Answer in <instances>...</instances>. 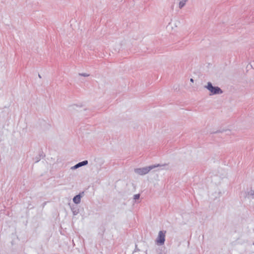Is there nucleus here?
<instances>
[{
	"label": "nucleus",
	"instance_id": "f257e3e1",
	"mask_svg": "<svg viewBox=\"0 0 254 254\" xmlns=\"http://www.w3.org/2000/svg\"><path fill=\"white\" fill-rule=\"evenodd\" d=\"M167 165V164H164L162 165H161L160 164H157L143 168H136L134 169V172L139 175L142 176L147 174L151 170L154 168H155L159 166H164Z\"/></svg>",
	"mask_w": 254,
	"mask_h": 254
},
{
	"label": "nucleus",
	"instance_id": "f03ea898",
	"mask_svg": "<svg viewBox=\"0 0 254 254\" xmlns=\"http://www.w3.org/2000/svg\"><path fill=\"white\" fill-rule=\"evenodd\" d=\"M207 90L211 92L210 95L221 94L223 91L218 86H213L210 82L207 83V85L205 86Z\"/></svg>",
	"mask_w": 254,
	"mask_h": 254
},
{
	"label": "nucleus",
	"instance_id": "7ed1b4c3",
	"mask_svg": "<svg viewBox=\"0 0 254 254\" xmlns=\"http://www.w3.org/2000/svg\"><path fill=\"white\" fill-rule=\"evenodd\" d=\"M166 233V231H160L159 232L158 237L156 240L157 244L160 246L164 244Z\"/></svg>",
	"mask_w": 254,
	"mask_h": 254
},
{
	"label": "nucleus",
	"instance_id": "20e7f679",
	"mask_svg": "<svg viewBox=\"0 0 254 254\" xmlns=\"http://www.w3.org/2000/svg\"><path fill=\"white\" fill-rule=\"evenodd\" d=\"M88 162L87 160H84L83 161L79 162L78 163L76 164L74 166L72 167L71 168V169H72V170L76 169L80 167L86 165L87 164H88Z\"/></svg>",
	"mask_w": 254,
	"mask_h": 254
},
{
	"label": "nucleus",
	"instance_id": "39448f33",
	"mask_svg": "<svg viewBox=\"0 0 254 254\" xmlns=\"http://www.w3.org/2000/svg\"><path fill=\"white\" fill-rule=\"evenodd\" d=\"M81 195L80 194L76 195L73 198V201L75 204H79L81 201Z\"/></svg>",
	"mask_w": 254,
	"mask_h": 254
},
{
	"label": "nucleus",
	"instance_id": "423d86ee",
	"mask_svg": "<svg viewBox=\"0 0 254 254\" xmlns=\"http://www.w3.org/2000/svg\"><path fill=\"white\" fill-rule=\"evenodd\" d=\"M187 1L188 0H182L180 1L179 3V7L182 9L185 5Z\"/></svg>",
	"mask_w": 254,
	"mask_h": 254
},
{
	"label": "nucleus",
	"instance_id": "0eeeda50",
	"mask_svg": "<svg viewBox=\"0 0 254 254\" xmlns=\"http://www.w3.org/2000/svg\"><path fill=\"white\" fill-rule=\"evenodd\" d=\"M247 195L251 196L253 198H254V190L251 189L248 192Z\"/></svg>",
	"mask_w": 254,
	"mask_h": 254
},
{
	"label": "nucleus",
	"instance_id": "6e6552de",
	"mask_svg": "<svg viewBox=\"0 0 254 254\" xmlns=\"http://www.w3.org/2000/svg\"><path fill=\"white\" fill-rule=\"evenodd\" d=\"M139 197H140L139 194H136L134 195L133 198H134V199L136 200V199H139Z\"/></svg>",
	"mask_w": 254,
	"mask_h": 254
},
{
	"label": "nucleus",
	"instance_id": "1a4fd4ad",
	"mask_svg": "<svg viewBox=\"0 0 254 254\" xmlns=\"http://www.w3.org/2000/svg\"><path fill=\"white\" fill-rule=\"evenodd\" d=\"M80 75L81 76H84V77H87L89 76V74H87V73H81V74H80Z\"/></svg>",
	"mask_w": 254,
	"mask_h": 254
},
{
	"label": "nucleus",
	"instance_id": "9d476101",
	"mask_svg": "<svg viewBox=\"0 0 254 254\" xmlns=\"http://www.w3.org/2000/svg\"><path fill=\"white\" fill-rule=\"evenodd\" d=\"M190 81L191 82H193V79L192 78H191L190 79Z\"/></svg>",
	"mask_w": 254,
	"mask_h": 254
},
{
	"label": "nucleus",
	"instance_id": "9b49d317",
	"mask_svg": "<svg viewBox=\"0 0 254 254\" xmlns=\"http://www.w3.org/2000/svg\"><path fill=\"white\" fill-rule=\"evenodd\" d=\"M38 76L39 78H41V76L40 74L38 75Z\"/></svg>",
	"mask_w": 254,
	"mask_h": 254
},
{
	"label": "nucleus",
	"instance_id": "f8f14e48",
	"mask_svg": "<svg viewBox=\"0 0 254 254\" xmlns=\"http://www.w3.org/2000/svg\"><path fill=\"white\" fill-rule=\"evenodd\" d=\"M253 245H254V243H253Z\"/></svg>",
	"mask_w": 254,
	"mask_h": 254
}]
</instances>
